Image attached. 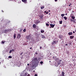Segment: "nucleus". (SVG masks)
<instances>
[{
	"instance_id": "5fc2aeb1",
	"label": "nucleus",
	"mask_w": 76,
	"mask_h": 76,
	"mask_svg": "<svg viewBox=\"0 0 76 76\" xmlns=\"http://www.w3.org/2000/svg\"><path fill=\"white\" fill-rule=\"evenodd\" d=\"M75 32H76V30H75Z\"/></svg>"
},
{
	"instance_id": "13d9d810",
	"label": "nucleus",
	"mask_w": 76,
	"mask_h": 76,
	"mask_svg": "<svg viewBox=\"0 0 76 76\" xmlns=\"http://www.w3.org/2000/svg\"><path fill=\"white\" fill-rule=\"evenodd\" d=\"M0 63H1V62H0Z\"/></svg>"
},
{
	"instance_id": "ea45409f",
	"label": "nucleus",
	"mask_w": 76,
	"mask_h": 76,
	"mask_svg": "<svg viewBox=\"0 0 76 76\" xmlns=\"http://www.w3.org/2000/svg\"><path fill=\"white\" fill-rule=\"evenodd\" d=\"M12 51H14V49H12Z\"/></svg>"
},
{
	"instance_id": "b1692460",
	"label": "nucleus",
	"mask_w": 76,
	"mask_h": 76,
	"mask_svg": "<svg viewBox=\"0 0 76 76\" xmlns=\"http://www.w3.org/2000/svg\"><path fill=\"white\" fill-rule=\"evenodd\" d=\"M8 57L9 58H12V56H9Z\"/></svg>"
},
{
	"instance_id": "052dcab7",
	"label": "nucleus",
	"mask_w": 76,
	"mask_h": 76,
	"mask_svg": "<svg viewBox=\"0 0 76 76\" xmlns=\"http://www.w3.org/2000/svg\"><path fill=\"white\" fill-rule=\"evenodd\" d=\"M73 37H74V36H73Z\"/></svg>"
},
{
	"instance_id": "dca6fc26",
	"label": "nucleus",
	"mask_w": 76,
	"mask_h": 76,
	"mask_svg": "<svg viewBox=\"0 0 76 76\" xmlns=\"http://www.w3.org/2000/svg\"><path fill=\"white\" fill-rule=\"evenodd\" d=\"M41 9H44V6H42L41 7Z\"/></svg>"
},
{
	"instance_id": "4c0bfd02",
	"label": "nucleus",
	"mask_w": 76,
	"mask_h": 76,
	"mask_svg": "<svg viewBox=\"0 0 76 76\" xmlns=\"http://www.w3.org/2000/svg\"><path fill=\"white\" fill-rule=\"evenodd\" d=\"M67 45H68L67 44H66L65 45H66V46H67Z\"/></svg>"
},
{
	"instance_id": "5701e85b",
	"label": "nucleus",
	"mask_w": 76,
	"mask_h": 76,
	"mask_svg": "<svg viewBox=\"0 0 76 76\" xmlns=\"http://www.w3.org/2000/svg\"><path fill=\"white\" fill-rule=\"evenodd\" d=\"M73 23H76V21L75 20H73Z\"/></svg>"
},
{
	"instance_id": "20e7f679",
	"label": "nucleus",
	"mask_w": 76,
	"mask_h": 76,
	"mask_svg": "<svg viewBox=\"0 0 76 76\" xmlns=\"http://www.w3.org/2000/svg\"><path fill=\"white\" fill-rule=\"evenodd\" d=\"M26 38L28 39H31V36L30 35H28L26 37Z\"/></svg>"
},
{
	"instance_id": "de8ad7c7",
	"label": "nucleus",
	"mask_w": 76,
	"mask_h": 76,
	"mask_svg": "<svg viewBox=\"0 0 76 76\" xmlns=\"http://www.w3.org/2000/svg\"><path fill=\"white\" fill-rule=\"evenodd\" d=\"M70 5H72V4H71V3L69 4Z\"/></svg>"
},
{
	"instance_id": "58836bf2",
	"label": "nucleus",
	"mask_w": 76,
	"mask_h": 76,
	"mask_svg": "<svg viewBox=\"0 0 76 76\" xmlns=\"http://www.w3.org/2000/svg\"><path fill=\"white\" fill-rule=\"evenodd\" d=\"M29 64H27L28 66H29Z\"/></svg>"
},
{
	"instance_id": "a878e982",
	"label": "nucleus",
	"mask_w": 76,
	"mask_h": 76,
	"mask_svg": "<svg viewBox=\"0 0 76 76\" xmlns=\"http://www.w3.org/2000/svg\"><path fill=\"white\" fill-rule=\"evenodd\" d=\"M12 50H10V52H9V53L10 54V53H12Z\"/></svg>"
},
{
	"instance_id": "2eb2a0df",
	"label": "nucleus",
	"mask_w": 76,
	"mask_h": 76,
	"mask_svg": "<svg viewBox=\"0 0 76 76\" xmlns=\"http://www.w3.org/2000/svg\"><path fill=\"white\" fill-rule=\"evenodd\" d=\"M62 23H63L62 21H59V24H62Z\"/></svg>"
},
{
	"instance_id": "cd10ccee",
	"label": "nucleus",
	"mask_w": 76,
	"mask_h": 76,
	"mask_svg": "<svg viewBox=\"0 0 76 76\" xmlns=\"http://www.w3.org/2000/svg\"><path fill=\"white\" fill-rule=\"evenodd\" d=\"M23 32H26V29H24L23 30Z\"/></svg>"
},
{
	"instance_id": "4be33fe9",
	"label": "nucleus",
	"mask_w": 76,
	"mask_h": 76,
	"mask_svg": "<svg viewBox=\"0 0 76 76\" xmlns=\"http://www.w3.org/2000/svg\"><path fill=\"white\" fill-rule=\"evenodd\" d=\"M64 18L65 20H66L67 18H66V17H64Z\"/></svg>"
},
{
	"instance_id": "8fccbe9b",
	"label": "nucleus",
	"mask_w": 76,
	"mask_h": 76,
	"mask_svg": "<svg viewBox=\"0 0 76 76\" xmlns=\"http://www.w3.org/2000/svg\"><path fill=\"white\" fill-rule=\"evenodd\" d=\"M33 72H35V70H34V71H33Z\"/></svg>"
},
{
	"instance_id": "a18cd8bd",
	"label": "nucleus",
	"mask_w": 76,
	"mask_h": 76,
	"mask_svg": "<svg viewBox=\"0 0 76 76\" xmlns=\"http://www.w3.org/2000/svg\"><path fill=\"white\" fill-rule=\"evenodd\" d=\"M46 13V14H48V12H47Z\"/></svg>"
},
{
	"instance_id": "79ce46f5",
	"label": "nucleus",
	"mask_w": 76,
	"mask_h": 76,
	"mask_svg": "<svg viewBox=\"0 0 76 76\" xmlns=\"http://www.w3.org/2000/svg\"><path fill=\"white\" fill-rule=\"evenodd\" d=\"M55 1H57V0H55Z\"/></svg>"
},
{
	"instance_id": "9b49d317",
	"label": "nucleus",
	"mask_w": 76,
	"mask_h": 76,
	"mask_svg": "<svg viewBox=\"0 0 76 76\" xmlns=\"http://www.w3.org/2000/svg\"><path fill=\"white\" fill-rule=\"evenodd\" d=\"M41 36H42V38H45V37L44 36V35H42Z\"/></svg>"
},
{
	"instance_id": "e433bc0d",
	"label": "nucleus",
	"mask_w": 76,
	"mask_h": 76,
	"mask_svg": "<svg viewBox=\"0 0 76 76\" xmlns=\"http://www.w3.org/2000/svg\"><path fill=\"white\" fill-rule=\"evenodd\" d=\"M35 54H38V53H37V52H36L35 53Z\"/></svg>"
},
{
	"instance_id": "4468645a",
	"label": "nucleus",
	"mask_w": 76,
	"mask_h": 76,
	"mask_svg": "<svg viewBox=\"0 0 76 76\" xmlns=\"http://www.w3.org/2000/svg\"><path fill=\"white\" fill-rule=\"evenodd\" d=\"M13 37H14V39H15L16 38V34H14Z\"/></svg>"
},
{
	"instance_id": "ddd939ff",
	"label": "nucleus",
	"mask_w": 76,
	"mask_h": 76,
	"mask_svg": "<svg viewBox=\"0 0 76 76\" xmlns=\"http://www.w3.org/2000/svg\"><path fill=\"white\" fill-rule=\"evenodd\" d=\"M71 17H72V19H73V20H74V19H75V17H74V16H72Z\"/></svg>"
},
{
	"instance_id": "bb28decb",
	"label": "nucleus",
	"mask_w": 76,
	"mask_h": 76,
	"mask_svg": "<svg viewBox=\"0 0 76 76\" xmlns=\"http://www.w3.org/2000/svg\"><path fill=\"white\" fill-rule=\"evenodd\" d=\"M46 26H49V24H48V23H46Z\"/></svg>"
},
{
	"instance_id": "a211bd4d",
	"label": "nucleus",
	"mask_w": 76,
	"mask_h": 76,
	"mask_svg": "<svg viewBox=\"0 0 76 76\" xmlns=\"http://www.w3.org/2000/svg\"><path fill=\"white\" fill-rule=\"evenodd\" d=\"M41 33H44V30H41Z\"/></svg>"
},
{
	"instance_id": "aec40b11",
	"label": "nucleus",
	"mask_w": 76,
	"mask_h": 76,
	"mask_svg": "<svg viewBox=\"0 0 76 76\" xmlns=\"http://www.w3.org/2000/svg\"><path fill=\"white\" fill-rule=\"evenodd\" d=\"M27 76V74L26 73H25L23 75V76Z\"/></svg>"
},
{
	"instance_id": "c9c22d12",
	"label": "nucleus",
	"mask_w": 76,
	"mask_h": 76,
	"mask_svg": "<svg viewBox=\"0 0 76 76\" xmlns=\"http://www.w3.org/2000/svg\"><path fill=\"white\" fill-rule=\"evenodd\" d=\"M32 47H30V50H31V49H32Z\"/></svg>"
},
{
	"instance_id": "39448f33",
	"label": "nucleus",
	"mask_w": 76,
	"mask_h": 76,
	"mask_svg": "<svg viewBox=\"0 0 76 76\" xmlns=\"http://www.w3.org/2000/svg\"><path fill=\"white\" fill-rule=\"evenodd\" d=\"M50 28H54V26H55V25H53V24H50Z\"/></svg>"
},
{
	"instance_id": "2f4dec72",
	"label": "nucleus",
	"mask_w": 76,
	"mask_h": 76,
	"mask_svg": "<svg viewBox=\"0 0 76 76\" xmlns=\"http://www.w3.org/2000/svg\"><path fill=\"white\" fill-rule=\"evenodd\" d=\"M70 21H71V22H73V20L72 19H70Z\"/></svg>"
},
{
	"instance_id": "49530a36",
	"label": "nucleus",
	"mask_w": 76,
	"mask_h": 76,
	"mask_svg": "<svg viewBox=\"0 0 76 76\" xmlns=\"http://www.w3.org/2000/svg\"><path fill=\"white\" fill-rule=\"evenodd\" d=\"M27 76H30V75H28Z\"/></svg>"
},
{
	"instance_id": "864d4df0",
	"label": "nucleus",
	"mask_w": 76,
	"mask_h": 76,
	"mask_svg": "<svg viewBox=\"0 0 76 76\" xmlns=\"http://www.w3.org/2000/svg\"><path fill=\"white\" fill-rule=\"evenodd\" d=\"M74 20H76V19H74Z\"/></svg>"
},
{
	"instance_id": "bf43d9fd",
	"label": "nucleus",
	"mask_w": 76,
	"mask_h": 76,
	"mask_svg": "<svg viewBox=\"0 0 76 76\" xmlns=\"http://www.w3.org/2000/svg\"><path fill=\"white\" fill-rule=\"evenodd\" d=\"M66 15H67V14H66Z\"/></svg>"
},
{
	"instance_id": "473e14b6",
	"label": "nucleus",
	"mask_w": 76,
	"mask_h": 76,
	"mask_svg": "<svg viewBox=\"0 0 76 76\" xmlns=\"http://www.w3.org/2000/svg\"><path fill=\"white\" fill-rule=\"evenodd\" d=\"M23 54V52H22L21 53H20V55H22Z\"/></svg>"
},
{
	"instance_id": "37998d69",
	"label": "nucleus",
	"mask_w": 76,
	"mask_h": 76,
	"mask_svg": "<svg viewBox=\"0 0 76 76\" xmlns=\"http://www.w3.org/2000/svg\"><path fill=\"white\" fill-rule=\"evenodd\" d=\"M44 13H47L46 12V11H45V12H44Z\"/></svg>"
},
{
	"instance_id": "4d7b16f0",
	"label": "nucleus",
	"mask_w": 76,
	"mask_h": 76,
	"mask_svg": "<svg viewBox=\"0 0 76 76\" xmlns=\"http://www.w3.org/2000/svg\"><path fill=\"white\" fill-rule=\"evenodd\" d=\"M49 15H50V13H49Z\"/></svg>"
},
{
	"instance_id": "7ed1b4c3",
	"label": "nucleus",
	"mask_w": 76,
	"mask_h": 76,
	"mask_svg": "<svg viewBox=\"0 0 76 76\" xmlns=\"http://www.w3.org/2000/svg\"><path fill=\"white\" fill-rule=\"evenodd\" d=\"M44 15L43 14H40L39 15V17L41 18V19H42V18H43V17H44Z\"/></svg>"
},
{
	"instance_id": "7c9ffc66",
	"label": "nucleus",
	"mask_w": 76,
	"mask_h": 76,
	"mask_svg": "<svg viewBox=\"0 0 76 76\" xmlns=\"http://www.w3.org/2000/svg\"><path fill=\"white\" fill-rule=\"evenodd\" d=\"M40 63L42 64H43V62L42 61L41 62H40Z\"/></svg>"
},
{
	"instance_id": "6e6552de",
	"label": "nucleus",
	"mask_w": 76,
	"mask_h": 76,
	"mask_svg": "<svg viewBox=\"0 0 76 76\" xmlns=\"http://www.w3.org/2000/svg\"><path fill=\"white\" fill-rule=\"evenodd\" d=\"M23 2H24L25 3H26L27 1H26L27 0H21Z\"/></svg>"
},
{
	"instance_id": "423d86ee",
	"label": "nucleus",
	"mask_w": 76,
	"mask_h": 76,
	"mask_svg": "<svg viewBox=\"0 0 76 76\" xmlns=\"http://www.w3.org/2000/svg\"><path fill=\"white\" fill-rule=\"evenodd\" d=\"M64 74H65V73H64V72H63L61 73V75H60V76H65Z\"/></svg>"
},
{
	"instance_id": "09e8293b",
	"label": "nucleus",
	"mask_w": 76,
	"mask_h": 76,
	"mask_svg": "<svg viewBox=\"0 0 76 76\" xmlns=\"http://www.w3.org/2000/svg\"><path fill=\"white\" fill-rule=\"evenodd\" d=\"M2 12H4V11H3V10H2Z\"/></svg>"
},
{
	"instance_id": "3c124183",
	"label": "nucleus",
	"mask_w": 76,
	"mask_h": 76,
	"mask_svg": "<svg viewBox=\"0 0 76 76\" xmlns=\"http://www.w3.org/2000/svg\"><path fill=\"white\" fill-rule=\"evenodd\" d=\"M49 12H50V10H49Z\"/></svg>"
},
{
	"instance_id": "9d476101",
	"label": "nucleus",
	"mask_w": 76,
	"mask_h": 76,
	"mask_svg": "<svg viewBox=\"0 0 76 76\" xmlns=\"http://www.w3.org/2000/svg\"><path fill=\"white\" fill-rule=\"evenodd\" d=\"M72 34L73 33L72 32H70L68 33V35H72Z\"/></svg>"
},
{
	"instance_id": "6e6d98bb",
	"label": "nucleus",
	"mask_w": 76,
	"mask_h": 76,
	"mask_svg": "<svg viewBox=\"0 0 76 76\" xmlns=\"http://www.w3.org/2000/svg\"><path fill=\"white\" fill-rule=\"evenodd\" d=\"M20 65H21V63H20Z\"/></svg>"
},
{
	"instance_id": "1a4fd4ad",
	"label": "nucleus",
	"mask_w": 76,
	"mask_h": 76,
	"mask_svg": "<svg viewBox=\"0 0 76 76\" xmlns=\"http://www.w3.org/2000/svg\"><path fill=\"white\" fill-rule=\"evenodd\" d=\"M33 28H36V25L35 24H33Z\"/></svg>"
},
{
	"instance_id": "c03bdc74",
	"label": "nucleus",
	"mask_w": 76,
	"mask_h": 76,
	"mask_svg": "<svg viewBox=\"0 0 76 76\" xmlns=\"http://www.w3.org/2000/svg\"><path fill=\"white\" fill-rule=\"evenodd\" d=\"M40 49H41V48H42V47H40Z\"/></svg>"
},
{
	"instance_id": "393cba45",
	"label": "nucleus",
	"mask_w": 76,
	"mask_h": 76,
	"mask_svg": "<svg viewBox=\"0 0 76 76\" xmlns=\"http://www.w3.org/2000/svg\"><path fill=\"white\" fill-rule=\"evenodd\" d=\"M23 30V29L21 28V29H20V32H22V31Z\"/></svg>"
},
{
	"instance_id": "c756f323",
	"label": "nucleus",
	"mask_w": 76,
	"mask_h": 76,
	"mask_svg": "<svg viewBox=\"0 0 76 76\" xmlns=\"http://www.w3.org/2000/svg\"><path fill=\"white\" fill-rule=\"evenodd\" d=\"M4 42H5V41H2L1 43L2 44H4Z\"/></svg>"
},
{
	"instance_id": "a19ab883",
	"label": "nucleus",
	"mask_w": 76,
	"mask_h": 76,
	"mask_svg": "<svg viewBox=\"0 0 76 76\" xmlns=\"http://www.w3.org/2000/svg\"><path fill=\"white\" fill-rule=\"evenodd\" d=\"M73 34H75V31H73Z\"/></svg>"
},
{
	"instance_id": "603ef678",
	"label": "nucleus",
	"mask_w": 76,
	"mask_h": 76,
	"mask_svg": "<svg viewBox=\"0 0 76 76\" xmlns=\"http://www.w3.org/2000/svg\"><path fill=\"white\" fill-rule=\"evenodd\" d=\"M69 6H71L70 5H69Z\"/></svg>"
},
{
	"instance_id": "72a5a7b5",
	"label": "nucleus",
	"mask_w": 76,
	"mask_h": 76,
	"mask_svg": "<svg viewBox=\"0 0 76 76\" xmlns=\"http://www.w3.org/2000/svg\"><path fill=\"white\" fill-rule=\"evenodd\" d=\"M56 64H58V65H57V66H58V65H59V64H60L58 63H57Z\"/></svg>"
},
{
	"instance_id": "c85d7f7f",
	"label": "nucleus",
	"mask_w": 76,
	"mask_h": 76,
	"mask_svg": "<svg viewBox=\"0 0 76 76\" xmlns=\"http://www.w3.org/2000/svg\"><path fill=\"white\" fill-rule=\"evenodd\" d=\"M61 16H64V14H61Z\"/></svg>"
},
{
	"instance_id": "f257e3e1",
	"label": "nucleus",
	"mask_w": 76,
	"mask_h": 76,
	"mask_svg": "<svg viewBox=\"0 0 76 76\" xmlns=\"http://www.w3.org/2000/svg\"><path fill=\"white\" fill-rule=\"evenodd\" d=\"M58 42V39L57 38H55L53 39V42H52L51 44L52 45H55V44H57Z\"/></svg>"
},
{
	"instance_id": "f704fd0d",
	"label": "nucleus",
	"mask_w": 76,
	"mask_h": 76,
	"mask_svg": "<svg viewBox=\"0 0 76 76\" xmlns=\"http://www.w3.org/2000/svg\"><path fill=\"white\" fill-rule=\"evenodd\" d=\"M38 75H37V74H36L34 76H37Z\"/></svg>"
},
{
	"instance_id": "f8f14e48",
	"label": "nucleus",
	"mask_w": 76,
	"mask_h": 76,
	"mask_svg": "<svg viewBox=\"0 0 76 76\" xmlns=\"http://www.w3.org/2000/svg\"><path fill=\"white\" fill-rule=\"evenodd\" d=\"M37 57H36V58H34L33 60L34 61H37Z\"/></svg>"
},
{
	"instance_id": "0eeeda50",
	"label": "nucleus",
	"mask_w": 76,
	"mask_h": 76,
	"mask_svg": "<svg viewBox=\"0 0 76 76\" xmlns=\"http://www.w3.org/2000/svg\"><path fill=\"white\" fill-rule=\"evenodd\" d=\"M39 21L37 20L35 22V23L36 24V25H38V23H39Z\"/></svg>"
},
{
	"instance_id": "6ab92c4d",
	"label": "nucleus",
	"mask_w": 76,
	"mask_h": 76,
	"mask_svg": "<svg viewBox=\"0 0 76 76\" xmlns=\"http://www.w3.org/2000/svg\"><path fill=\"white\" fill-rule=\"evenodd\" d=\"M70 53V52L69 51H67L66 52V54H69V53Z\"/></svg>"
},
{
	"instance_id": "412c9836",
	"label": "nucleus",
	"mask_w": 76,
	"mask_h": 76,
	"mask_svg": "<svg viewBox=\"0 0 76 76\" xmlns=\"http://www.w3.org/2000/svg\"><path fill=\"white\" fill-rule=\"evenodd\" d=\"M4 32L5 33H6V32H7V30H5L4 31Z\"/></svg>"
},
{
	"instance_id": "f03ea898",
	"label": "nucleus",
	"mask_w": 76,
	"mask_h": 76,
	"mask_svg": "<svg viewBox=\"0 0 76 76\" xmlns=\"http://www.w3.org/2000/svg\"><path fill=\"white\" fill-rule=\"evenodd\" d=\"M21 37V35L20 34H18L17 35V38L18 39H20V38Z\"/></svg>"
},
{
	"instance_id": "f3484780",
	"label": "nucleus",
	"mask_w": 76,
	"mask_h": 76,
	"mask_svg": "<svg viewBox=\"0 0 76 76\" xmlns=\"http://www.w3.org/2000/svg\"><path fill=\"white\" fill-rule=\"evenodd\" d=\"M69 37H70V39H72H72L73 38V36H70Z\"/></svg>"
}]
</instances>
